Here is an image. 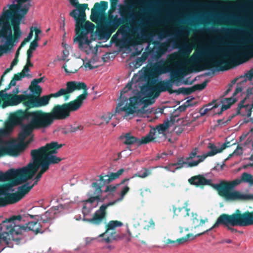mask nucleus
Returning <instances> with one entry per match:
<instances>
[{
    "label": "nucleus",
    "instance_id": "nucleus-14",
    "mask_svg": "<svg viewBox=\"0 0 253 253\" xmlns=\"http://www.w3.org/2000/svg\"><path fill=\"white\" fill-rule=\"evenodd\" d=\"M12 224L6 219L0 224V244L3 242L9 248H13L12 241L19 245L21 238L15 237L13 235V228H11Z\"/></svg>",
    "mask_w": 253,
    "mask_h": 253
},
{
    "label": "nucleus",
    "instance_id": "nucleus-3",
    "mask_svg": "<svg viewBox=\"0 0 253 253\" xmlns=\"http://www.w3.org/2000/svg\"><path fill=\"white\" fill-rule=\"evenodd\" d=\"M81 89L84 90L83 93L74 100L62 105H55L50 112L42 111L43 123L46 128L51 126L55 120L66 119L70 116L71 112L75 111L81 107L88 95L86 84L85 87Z\"/></svg>",
    "mask_w": 253,
    "mask_h": 253
},
{
    "label": "nucleus",
    "instance_id": "nucleus-62",
    "mask_svg": "<svg viewBox=\"0 0 253 253\" xmlns=\"http://www.w3.org/2000/svg\"><path fill=\"white\" fill-rule=\"evenodd\" d=\"M110 7L116 10L119 0H110Z\"/></svg>",
    "mask_w": 253,
    "mask_h": 253
},
{
    "label": "nucleus",
    "instance_id": "nucleus-45",
    "mask_svg": "<svg viewBox=\"0 0 253 253\" xmlns=\"http://www.w3.org/2000/svg\"><path fill=\"white\" fill-rule=\"evenodd\" d=\"M197 162V161H193L192 162H188L185 160V161H184V158L183 157H181L179 159H178V161L176 163L172 164L171 165L173 166H178V168L177 169H180L183 167V165L184 164L187 165L189 167L192 168L194 167V166H190V164L192 163L193 162Z\"/></svg>",
    "mask_w": 253,
    "mask_h": 253
},
{
    "label": "nucleus",
    "instance_id": "nucleus-40",
    "mask_svg": "<svg viewBox=\"0 0 253 253\" xmlns=\"http://www.w3.org/2000/svg\"><path fill=\"white\" fill-rule=\"evenodd\" d=\"M29 89L32 92V94H26L25 95H40L42 92V88L38 84L31 83Z\"/></svg>",
    "mask_w": 253,
    "mask_h": 253
},
{
    "label": "nucleus",
    "instance_id": "nucleus-55",
    "mask_svg": "<svg viewBox=\"0 0 253 253\" xmlns=\"http://www.w3.org/2000/svg\"><path fill=\"white\" fill-rule=\"evenodd\" d=\"M87 35L84 34L83 38L81 40V42H82V44H80V42H78L79 43V48L82 47L83 46V45L84 43H86L87 44H89L90 43V41L88 40L87 37L86 36Z\"/></svg>",
    "mask_w": 253,
    "mask_h": 253
},
{
    "label": "nucleus",
    "instance_id": "nucleus-16",
    "mask_svg": "<svg viewBox=\"0 0 253 253\" xmlns=\"http://www.w3.org/2000/svg\"><path fill=\"white\" fill-rule=\"evenodd\" d=\"M117 201L110 202L106 204L102 205L93 214L91 218H83V220L95 225L99 226L106 220L107 216L106 210L108 207L114 205Z\"/></svg>",
    "mask_w": 253,
    "mask_h": 253
},
{
    "label": "nucleus",
    "instance_id": "nucleus-59",
    "mask_svg": "<svg viewBox=\"0 0 253 253\" xmlns=\"http://www.w3.org/2000/svg\"><path fill=\"white\" fill-rule=\"evenodd\" d=\"M63 68H64L65 72L66 73H67V74L75 73L77 72V71L79 70V68H75V69L71 68L70 70H69L67 69V66L66 64H64L63 66Z\"/></svg>",
    "mask_w": 253,
    "mask_h": 253
},
{
    "label": "nucleus",
    "instance_id": "nucleus-58",
    "mask_svg": "<svg viewBox=\"0 0 253 253\" xmlns=\"http://www.w3.org/2000/svg\"><path fill=\"white\" fill-rule=\"evenodd\" d=\"M110 237L113 240H118L123 239V237L120 234H117L116 232H112L110 233Z\"/></svg>",
    "mask_w": 253,
    "mask_h": 253
},
{
    "label": "nucleus",
    "instance_id": "nucleus-26",
    "mask_svg": "<svg viewBox=\"0 0 253 253\" xmlns=\"http://www.w3.org/2000/svg\"><path fill=\"white\" fill-rule=\"evenodd\" d=\"M88 4L86 3L80 4L78 3L75 7L77 9H73L70 13V15L74 18L75 20L85 18V9L87 8Z\"/></svg>",
    "mask_w": 253,
    "mask_h": 253
},
{
    "label": "nucleus",
    "instance_id": "nucleus-61",
    "mask_svg": "<svg viewBox=\"0 0 253 253\" xmlns=\"http://www.w3.org/2000/svg\"><path fill=\"white\" fill-rule=\"evenodd\" d=\"M38 42L32 41L30 43V47L28 49L34 51L36 49V48L38 47Z\"/></svg>",
    "mask_w": 253,
    "mask_h": 253
},
{
    "label": "nucleus",
    "instance_id": "nucleus-31",
    "mask_svg": "<svg viewBox=\"0 0 253 253\" xmlns=\"http://www.w3.org/2000/svg\"><path fill=\"white\" fill-rule=\"evenodd\" d=\"M55 212L52 209H50L46 211L43 214L40 215L42 222L43 223H50L52 220L55 218Z\"/></svg>",
    "mask_w": 253,
    "mask_h": 253
},
{
    "label": "nucleus",
    "instance_id": "nucleus-39",
    "mask_svg": "<svg viewBox=\"0 0 253 253\" xmlns=\"http://www.w3.org/2000/svg\"><path fill=\"white\" fill-rule=\"evenodd\" d=\"M170 126V122L168 120L165 121L163 124H159L156 127V129L159 134H164Z\"/></svg>",
    "mask_w": 253,
    "mask_h": 253
},
{
    "label": "nucleus",
    "instance_id": "nucleus-46",
    "mask_svg": "<svg viewBox=\"0 0 253 253\" xmlns=\"http://www.w3.org/2000/svg\"><path fill=\"white\" fill-rule=\"evenodd\" d=\"M242 174L243 182L247 183L250 185H253V175L247 172H243Z\"/></svg>",
    "mask_w": 253,
    "mask_h": 253
},
{
    "label": "nucleus",
    "instance_id": "nucleus-44",
    "mask_svg": "<svg viewBox=\"0 0 253 253\" xmlns=\"http://www.w3.org/2000/svg\"><path fill=\"white\" fill-rule=\"evenodd\" d=\"M132 85V83L129 82L127 84L126 86L124 88V89L121 91V95L120 97L121 99L120 102L123 101L125 98H126L127 99V101L129 100V98H128L127 96H125L124 94L127 93L128 91L131 89Z\"/></svg>",
    "mask_w": 253,
    "mask_h": 253
},
{
    "label": "nucleus",
    "instance_id": "nucleus-28",
    "mask_svg": "<svg viewBox=\"0 0 253 253\" xmlns=\"http://www.w3.org/2000/svg\"><path fill=\"white\" fill-rule=\"evenodd\" d=\"M115 31L116 30L106 21L103 25L102 29L98 31V35L100 37V39H106L108 40Z\"/></svg>",
    "mask_w": 253,
    "mask_h": 253
},
{
    "label": "nucleus",
    "instance_id": "nucleus-43",
    "mask_svg": "<svg viewBox=\"0 0 253 253\" xmlns=\"http://www.w3.org/2000/svg\"><path fill=\"white\" fill-rule=\"evenodd\" d=\"M169 73L170 79L169 80L171 81V83L173 84V83L177 81L180 77V72L179 70L173 69L172 68L170 71H169Z\"/></svg>",
    "mask_w": 253,
    "mask_h": 253
},
{
    "label": "nucleus",
    "instance_id": "nucleus-52",
    "mask_svg": "<svg viewBox=\"0 0 253 253\" xmlns=\"http://www.w3.org/2000/svg\"><path fill=\"white\" fill-rule=\"evenodd\" d=\"M216 101V100H214L208 104L207 105H205L204 107L201 108L199 110V113L201 116H203L205 115L210 110V109H207V107L212 106Z\"/></svg>",
    "mask_w": 253,
    "mask_h": 253
},
{
    "label": "nucleus",
    "instance_id": "nucleus-21",
    "mask_svg": "<svg viewBox=\"0 0 253 253\" xmlns=\"http://www.w3.org/2000/svg\"><path fill=\"white\" fill-rule=\"evenodd\" d=\"M226 144L227 143H223L220 148H217L213 144L209 143L208 148L211 149V151L208 152L205 154L198 157L199 160H197V162L190 163V166H197L200 163L203 162L208 157L213 156L217 153H221L227 148Z\"/></svg>",
    "mask_w": 253,
    "mask_h": 253
},
{
    "label": "nucleus",
    "instance_id": "nucleus-9",
    "mask_svg": "<svg viewBox=\"0 0 253 253\" xmlns=\"http://www.w3.org/2000/svg\"><path fill=\"white\" fill-rule=\"evenodd\" d=\"M26 107L25 109H19L15 112L11 116V121L15 125H21L24 121L30 120L29 124L38 125L40 123H43L42 110H36L30 111L32 108L29 107L27 104V101L23 104Z\"/></svg>",
    "mask_w": 253,
    "mask_h": 253
},
{
    "label": "nucleus",
    "instance_id": "nucleus-54",
    "mask_svg": "<svg viewBox=\"0 0 253 253\" xmlns=\"http://www.w3.org/2000/svg\"><path fill=\"white\" fill-rule=\"evenodd\" d=\"M242 182H243V181H242V174L241 175L240 179H236L233 181L229 182V183L232 189H233L235 186L240 184Z\"/></svg>",
    "mask_w": 253,
    "mask_h": 253
},
{
    "label": "nucleus",
    "instance_id": "nucleus-53",
    "mask_svg": "<svg viewBox=\"0 0 253 253\" xmlns=\"http://www.w3.org/2000/svg\"><path fill=\"white\" fill-rule=\"evenodd\" d=\"M110 176L109 175H106L104 176H102L101 175H99V181H100V184H98L99 186H102V187L106 184H108L110 182H109V179Z\"/></svg>",
    "mask_w": 253,
    "mask_h": 253
},
{
    "label": "nucleus",
    "instance_id": "nucleus-23",
    "mask_svg": "<svg viewBox=\"0 0 253 253\" xmlns=\"http://www.w3.org/2000/svg\"><path fill=\"white\" fill-rule=\"evenodd\" d=\"M43 128H46V127H44V125L42 123H40L37 126L32 125V124H28L23 126L21 131L18 134V138L21 142H24V140L31 134L33 129Z\"/></svg>",
    "mask_w": 253,
    "mask_h": 253
},
{
    "label": "nucleus",
    "instance_id": "nucleus-35",
    "mask_svg": "<svg viewBox=\"0 0 253 253\" xmlns=\"http://www.w3.org/2000/svg\"><path fill=\"white\" fill-rule=\"evenodd\" d=\"M174 216H179L180 217H185L189 215V210L184 207L176 208L174 206L173 207Z\"/></svg>",
    "mask_w": 253,
    "mask_h": 253
},
{
    "label": "nucleus",
    "instance_id": "nucleus-32",
    "mask_svg": "<svg viewBox=\"0 0 253 253\" xmlns=\"http://www.w3.org/2000/svg\"><path fill=\"white\" fill-rule=\"evenodd\" d=\"M237 101L236 98L231 97L229 98H225L222 100V106L221 108V111L219 114H221L222 112L225 111L229 109L231 106Z\"/></svg>",
    "mask_w": 253,
    "mask_h": 253
},
{
    "label": "nucleus",
    "instance_id": "nucleus-12",
    "mask_svg": "<svg viewBox=\"0 0 253 253\" xmlns=\"http://www.w3.org/2000/svg\"><path fill=\"white\" fill-rule=\"evenodd\" d=\"M33 163H30L26 167L18 169V177L22 181V183L26 182L31 179L38 171L41 167V169L36 175L40 178L42 177V174L48 169H46L38 159L34 157H32Z\"/></svg>",
    "mask_w": 253,
    "mask_h": 253
},
{
    "label": "nucleus",
    "instance_id": "nucleus-7",
    "mask_svg": "<svg viewBox=\"0 0 253 253\" xmlns=\"http://www.w3.org/2000/svg\"><path fill=\"white\" fill-rule=\"evenodd\" d=\"M63 145L64 144H58L57 142L53 141L38 149L32 150L31 155L32 157H34L40 161V162L48 169L50 165L58 164L62 160V159L57 157L54 154H56L57 150Z\"/></svg>",
    "mask_w": 253,
    "mask_h": 253
},
{
    "label": "nucleus",
    "instance_id": "nucleus-19",
    "mask_svg": "<svg viewBox=\"0 0 253 253\" xmlns=\"http://www.w3.org/2000/svg\"><path fill=\"white\" fill-rule=\"evenodd\" d=\"M30 142V141H29L27 144L24 142H20L17 144L11 143L5 146L0 147V157L7 155L16 156L20 152L25 150L27 144Z\"/></svg>",
    "mask_w": 253,
    "mask_h": 253
},
{
    "label": "nucleus",
    "instance_id": "nucleus-13",
    "mask_svg": "<svg viewBox=\"0 0 253 253\" xmlns=\"http://www.w3.org/2000/svg\"><path fill=\"white\" fill-rule=\"evenodd\" d=\"M129 102H127V99L125 98L124 100L119 102L116 110V113H120L122 111H124L126 113V116L134 113V109L135 105H140L144 104L147 107L148 105L152 104V102L149 99H144L140 95H137L132 97H129Z\"/></svg>",
    "mask_w": 253,
    "mask_h": 253
},
{
    "label": "nucleus",
    "instance_id": "nucleus-36",
    "mask_svg": "<svg viewBox=\"0 0 253 253\" xmlns=\"http://www.w3.org/2000/svg\"><path fill=\"white\" fill-rule=\"evenodd\" d=\"M139 105H135L134 106L135 108L134 113L136 114L138 116H143L144 115H148L152 113V110L149 109H147L146 106H143L140 109H138Z\"/></svg>",
    "mask_w": 253,
    "mask_h": 253
},
{
    "label": "nucleus",
    "instance_id": "nucleus-5",
    "mask_svg": "<svg viewBox=\"0 0 253 253\" xmlns=\"http://www.w3.org/2000/svg\"><path fill=\"white\" fill-rule=\"evenodd\" d=\"M85 84L83 82L76 81L68 82L66 84V88H61L54 93L40 96V95H27V104L29 107L39 108L47 105L50 99L52 97H58L63 95L65 101H67L70 93L77 90L84 88Z\"/></svg>",
    "mask_w": 253,
    "mask_h": 253
},
{
    "label": "nucleus",
    "instance_id": "nucleus-64",
    "mask_svg": "<svg viewBox=\"0 0 253 253\" xmlns=\"http://www.w3.org/2000/svg\"><path fill=\"white\" fill-rule=\"evenodd\" d=\"M246 76L249 80L251 81L253 78V69H251L246 73Z\"/></svg>",
    "mask_w": 253,
    "mask_h": 253
},
{
    "label": "nucleus",
    "instance_id": "nucleus-37",
    "mask_svg": "<svg viewBox=\"0 0 253 253\" xmlns=\"http://www.w3.org/2000/svg\"><path fill=\"white\" fill-rule=\"evenodd\" d=\"M172 66L171 63L167 62L166 64L159 66L157 69V71L158 73L160 75L166 74L170 71L171 68H172Z\"/></svg>",
    "mask_w": 253,
    "mask_h": 253
},
{
    "label": "nucleus",
    "instance_id": "nucleus-15",
    "mask_svg": "<svg viewBox=\"0 0 253 253\" xmlns=\"http://www.w3.org/2000/svg\"><path fill=\"white\" fill-rule=\"evenodd\" d=\"M211 187L216 190L218 195L226 200L241 199L243 195L238 191H232V189L228 181H221L217 184L212 183Z\"/></svg>",
    "mask_w": 253,
    "mask_h": 253
},
{
    "label": "nucleus",
    "instance_id": "nucleus-10",
    "mask_svg": "<svg viewBox=\"0 0 253 253\" xmlns=\"http://www.w3.org/2000/svg\"><path fill=\"white\" fill-rule=\"evenodd\" d=\"M172 85L169 80L158 81L156 78L151 75L148 78L147 84L141 87V91L144 94H154L157 97L161 92L166 91L170 94L175 93V90L172 89Z\"/></svg>",
    "mask_w": 253,
    "mask_h": 253
},
{
    "label": "nucleus",
    "instance_id": "nucleus-11",
    "mask_svg": "<svg viewBox=\"0 0 253 253\" xmlns=\"http://www.w3.org/2000/svg\"><path fill=\"white\" fill-rule=\"evenodd\" d=\"M22 183V181L18 177L6 183L0 184V207L15 203L22 199L17 192L14 193H9V192L13 191L12 187Z\"/></svg>",
    "mask_w": 253,
    "mask_h": 253
},
{
    "label": "nucleus",
    "instance_id": "nucleus-49",
    "mask_svg": "<svg viewBox=\"0 0 253 253\" xmlns=\"http://www.w3.org/2000/svg\"><path fill=\"white\" fill-rule=\"evenodd\" d=\"M151 172L150 170H148L146 168H143L142 170L134 175V176L138 177L140 178H145L150 174H151Z\"/></svg>",
    "mask_w": 253,
    "mask_h": 253
},
{
    "label": "nucleus",
    "instance_id": "nucleus-51",
    "mask_svg": "<svg viewBox=\"0 0 253 253\" xmlns=\"http://www.w3.org/2000/svg\"><path fill=\"white\" fill-rule=\"evenodd\" d=\"M245 100H246V98H244L243 100H242L239 103L238 106L237 108L236 113L233 114L230 117V118L228 120V121H230L231 119H233L237 115L241 114V109H242V108H244V103L245 102Z\"/></svg>",
    "mask_w": 253,
    "mask_h": 253
},
{
    "label": "nucleus",
    "instance_id": "nucleus-30",
    "mask_svg": "<svg viewBox=\"0 0 253 253\" xmlns=\"http://www.w3.org/2000/svg\"><path fill=\"white\" fill-rule=\"evenodd\" d=\"M123 225V223L118 220H111L106 225V230L105 232L99 235V237H104L110 230L114 229L116 227H121Z\"/></svg>",
    "mask_w": 253,
    "mask_h": 253
},
{
    "label": "nucleus",
    "instance_id": "nucleus-48",
    "mask_svg": "<svg viewBox=\"0 0 253 253\" xmlns=\"http://www.w3.org/2000/svg\"><path fill=\"white\" fill-rule=\"evenodd\" d=\"M191 106V105L190 104V100H188L186 101L184 104L179 106L178 108L175 110L174 113L179 115V114L181 112L185 111L187 107Z\"/></svg>",
    "mask_w": 253,
    "mask_h": 253
},
{
    "label": "nucleus",
    "instance_id": "nucleus-63",
    "mask_svg": "<svg viewBox=\"0 0 253 253\" xmlns=\"http://www.w3.org/2000/svg\"><path fill=\"white\" fill-rule=\"evenodd\" d=\"M71 132H75L79 130H82L83 126H79L77 127H73L72 126H69Z\"/></svg>",
    "mask_w": 253,
    "mask_h": 253
},
{
    "label": "nucleus",
    "instance_id": "nucleus-1",
    "mask_svg": "<svg viewBox=\"0 0 253 253\" xmlns=\"http://www.w3.org/2000/svg\"><path fill=\"white\" fill-rule=\"evenodd\" d=\"M242 47L239 45H235L231 48L225 54L219 57L206 50H201L196 54H193L190 61L197 63L203 57L206 59L203 60V64L197 65L195 72H200L205 70L215 69L217 71H226L232 66H235L243 63L245 61L253 57V46L248 47L246 52L242 51Z\"/></svg>",
    "mask_w": 253,
    "mask_h": 253
},
{
    "label": "nucleus",
    "instance_id": "nucleus-25",
    "mask_svg": "<svg viewBox=\"0 0 253 253\" xmlns=\"http://www.w3.org/2000/svg\"><path fill=\"white\" fill-rule=\"evenodd\" d=\"M188 182L191 184L197 187L203 188L206 185L211 186V180L208 179L201 174L193 176L188 179Z\"/></svg>",
    "mask_w": 253,
    "mask_h": 253
},
{
    "label": "nucleus",
    "instance_id": "nucleus-2",
    "mask_svg": "<svg viewBox=\"0 0 253 253\" xmlns=\"http://www.w3.org/2000/svg\"><path fill=\"white\" fill-rule=\"evenodd\" d=\"M25 15L8 9L0 17V40L5 43L0 45V57L12 50L19 42L22 31L20 25Z\"/></svg>",
    "mask_w": 253,
    "mask_h": 253
},
{
    "label": "nucleus",
    "instance_id": "nucleus-4",
    "mask_svg": "<svg viewBox=\"0 0 253 253\" xmlns=\"http://www.w3.org/2000/svg\"><path fill=\"white\" fill-rule=\"evenodd\" d=\"M253 225V211H246L242 212L239 210L231 214L222 213L217 218L213 226L206 232H209L213 229L223 226L232 233L239 231L233 228L234 226L246 227Z\"/></svg>",
    "mask_w": 253,
    "mask_h": 253
},
{
    "label": "nucleus",
    "instance_id": "nucleus-41",
    "mask_svg": "<svg viewBox=\"0 0 253 253\" xmlns=\"http://www.w3.org/2000/svg\"><path fill=\"white\" fill-rule=\"evenodd\" d=\"M130 180V178H125L120 183L117 184L115 185H107L105 190H104V192H113L116 190L117 188L121 185L125 184L126 181H128Z\"/></svg>",
    "mask_w": 253,
    "mask_h": 253
},
{
    "label": "nucleus",
    "instance_id": "nucleus-60",
    "mask_svg": "<svg viewBox=\"0 0 253 253\" xmlns=\"http://www.w3.org/2000/svg\"><path fill=\"white\" fill-rule=\"evenodd\" d=\"M130 188L128 186L126 185L124 186L120 192V196L122 198H123L126 193L129 191Z\"/></svg>",
    "mask_w": 253,
    "mask_h": 253
},
{
    "label": "nucleus",
    "instance_id": "nucleus-22",
    "mask_svg": "<svg viewBox=\"0 0 253 253\" xmlns=\"http://www.w3.org/2000/svg\"><path fill=\"white\" fill-rule=\"evenodd\" d=\"M108 3L106 1H101L100 3L96 2L91 9V20L92 21L97 22L101 15L104 13L107 9Z\"/></svg>",
    "mask_w": 253,
    "mask_h": 253
},
{
    "label": "nucleus",
    "instance_id": "nucleus-29",
    "mask_svg": "<svg viewBox=\"0 0 253 253\" xmlns=\"http://www.w3.org/2000/svg\"><path fill=\"white\" fill-rule=\"evenodd\" d=\"M92 186L95 188V190L93 194L94 196H90L88 199L85 200L84 202L86 204L87 203L92 204L94 203L95 201H97V199H100V194H102V186L98 185V184L97 182H93L92 184Z\"/></svg>",
    "mask_w": 253,
    "mask_h": 253
},
{
    "label": "nucleus",
    "instance_id": "nucleus-47",
    "mask_svg": "<svg viewBox=\"0 0 253 253\" xmlns=\"http://www.w3.org/2000/svg\"><path fill=\"white\" fill-rule=\"evenodd\" d=\"M124 171L125 169H121L116 172H111L110 175H109L110 176L109 182H111L112 180L118 178Z\"/></svg>",
    "mask_w": 253,
    "mask_h": 253
},
{
    "label": "nucleus",
    "instance_id": "nucleus-18",
    "mask_svg": "<svg viewBox=\"0 0 253 253\" xmlns=\"http://www.w3.org/2000/svg\"><path fill=\"white\" fill-rule=\"evenodd\" d=\"M85 18L76 20V34L77 37L74 38V42H80V44H82L81 40L83 38L84 34L87 35L92 32L94 28L93 24L89 21H85Z\"/></svg>",
    "mask_w": 253,
    "mask_h": 253
},
{
    "label": "nucleus",
    "instance_id": "nucleus-42",
    "mask_svg": "<svg viewBox=\"0 0 253 253\" xmlns=\"http://www.w3.org/2000/svg\"><path fill=\"white\" fill-rule=\"evenodd\" d=\"M206 232H206L205 231L202 233L198 234L195 236H193L192 234H188L185 237L176 239V243H177L179 245L183 244L184 243L187 242L190 237H192V239H193L195 238V237L203 235Z\"/></svg>",
    "mask_w": 253,
    "mask_h": 253
},
{
    "label": "nucleus",
    "instance_id": "nucleus-20",
    "mask_svg": "<svg viewBox=\"0 0 253 253\" xmlns=\"http://www.w3.org/2000/svg\"><path fill=\"white\" fill-rule=\"evenodd\" d=\"M3 103L1 106L4 108L7 106H15L22 103L23 104L27 100V95H13L12 94L5 93L1 96Z\"/></svg>",
    "mask_w": 253,
    "mask_h": 253
},
{
    "label": "nucleus",
    "instance_id": "nucleus-33",
    "mask_svg": "<svg viewBox=\"0 0 253 253\" xmlns=\"http://www.w3.org/2000/svg\"><path fill=\"white\" fill-rule=\"evenodd\" d=\"M33 187V185H30L29 182H27L18 187L17 193L22 198Z\"/></svg>",
    "mask_w": 253,
    "mask_h": 253
},
{
    "label": "nucleus",
    "instance_id": "nucleus-56",
    "mask_svg": "<svg viewBox=\"0 0 253 253\" xmlns=\"http://www.w3.org/2000/svg\"><path fill=\"white\" fill-rule=\"evenodd\" d=\"M26 76L27 75L25 73L23 72H20L14 74L12 78L16 81H18L21 80L22 78H23Z\"/></svg>",
    "mask_w": 253,
    "mask_h": 253
},
{
    "label": "nucleus",
    "instance_id": "nucleus-8",
    "mask_svg": "<svg viewBox=\"0 0 253 253\" xmlns=\"http://www.w3.org/2000/svg\"><path fill=\"white\" fill-rule=\"evenodd\" d=\"M24 216L22 215H13L7 219L8 222H10L12 225L11 228H13L14 236H21L24 233L31 231L36 234L40 233H43L42 226L40 222L37 221H28L26 222V220Z\"/></svg>",
    "mask_w": 253,
    "mask_h": 253
},
{
    "label": "nucleus",
    "instance_id": "nucleus-6",
    "mask_svg": "<svg viewBox=\"0 0 253 253\" xmlns=\"http://www.w3.org/2000/svg\"><path fill=\"white\" fill-rule=\"evenodd\" d=\"M129 17H118V15H108L107 22H108L115 30L119 27L117 33L124 34L126 32L124 25L130 26L131 32L133 33V41L135 44H140L142 40L148 39V35L144 34L140 37L137 33L139 29L141 28V21L130 20Z\"/></svg>",
    "mask_w": 253,
    "mask_h": 253
},
{
    "label": "nucleus",
    "instance_id": "nucleus-50",
    "mask_svg": "<svg viewBox=\"0 0 253 253\" xmlns=\"http://www.w3.org/2000/svg\"><path fill=\"white\" fill-rule=\"evenodd\" d=\"M198 149L197 148H194L189 154V156L185 158V160L188 162H192L194 158H197L199 159V156L201 155H197Z\"/></svg>",
    "mask_w": 253,
    "mask_h": 253
},
{
    "label": "nucleus",
    "instance_id": "nucleus-34",
    "mask_svg": "<svg viewBox=\"0 0 253 253\" xmlns=\"http://www.w3.org/2000/svg\"><path fill=\"white\" fill-rule=\"evenodd\" d=\"M13 129V126L11 124H8L4 128L0 129V142L2 137H6L10 135Z\"/></svg>",
    "mask_w": 253,
    "mask_h": 253
},
{
    "label": "nucleus",
    "instance_id": "nucleus-17",
    "mask_svg": "<svg viewBox=\"0 0 253 253\" xmlns=\"http://www.w3.org/2000/svg\"><path fill=\"white\" fill-rule=\"evenodd\" d=\"M155 132L150 131L147 135L142 137L141 139L132 135L130 132L121 135L119 139L124 140L123 143L126 145H131L136 144L137 146H140L142 144H147L155 139L154 135Z\"/></svg>",
    "mask_w": 253,
    "mask_h": 253
},
{
    "label": "nucleus",
    "instance_id": "nucleus-24",
    "mask_svg": "<svg viewBox=\"0 0 253 253\" xmlns=\"http://www.w3.org/2000/svg\"><path fill=\"white\" fill-rule=\"evenodd\" d=\"M208 80H205L203 83L200 84H197L190 87H180L176 89L175 93L177 94H182L184 95H189L196 90H201L204 89L209 83Z\"/></svg>",
    "mask_w": 253,
    "mask_h": 253
},
{
    "label": "nucleus",
    "instance_id": "nucleus-27",
    "mask_svg": "<svg viewBox=\"0 0 253 253\" xmlns=\"http://www.w3.org/2000/svg\"><path fill=\"white\" fill-rule=\"evenodd\" d=\"M18 169H10L5 173L0 171V181H7V182L12 179L18 178Z\"/></svg>",
    "mask_w": 253,
    "mask_h": 253
},
{
    "label": "nucleus",
    "instance_id": "nucleus-57",
    "mask_svg": "<svg viewBox=\"0 0 253 253\" xmlns=\"http://www.w3.org/2000/svg\"><path fill=\"white\" fill-rule=\"evenodd\" d=\"M146 59L145 56H142L140 57H138L135 60V66L136 68L139 67L141 64L144 62Z\"/></svg>",
    "mask_w": 253,
    "mask_h": 253
},
{
    "label": "nucleus",
    "instance_id": "nucleus-38",
    "mask_svg": "<svg viewBox=\"0 0 253 253\" xmlns=\"http://www.w3.org/2000/svg\"><path fill=\"white\" fill-rule=\"evenodd\" d=\"M193 48V46L192 45L189 43H185L180 51L179 56H188L192 51Z\"/></svg>",
    "mask_w": 253,
    "mask_h": 253
}]
</instances>
